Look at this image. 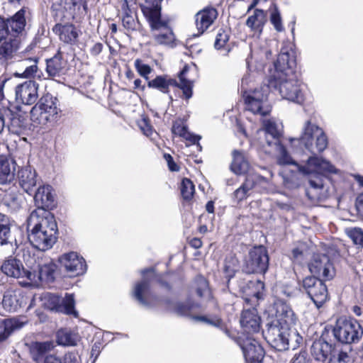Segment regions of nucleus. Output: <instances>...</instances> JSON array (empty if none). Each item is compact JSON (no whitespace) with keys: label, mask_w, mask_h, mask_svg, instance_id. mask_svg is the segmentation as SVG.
Masks as SVG:
<instances>
[{"label":"nucleus","mask_w":363,"mask_h":363,"mask_svg":"<svg viewBox=\"0 0 363 363\" xmlns=\"http://www.w3.org/2000/svg\"><path fill=\"white\" fill-rule=\"evenodd\" d=\"M274 69L269 70L267 83L258 88L247 90L248 77L241 81V93L248 111L255 114L266 116L270 112L267 99L272 89L278 91L281 97L297 104L304 102V84L300 81L294 71L296 60L293 52L281 49Z\"/></svg>","instance_id":"obj_1"},{"label":"nucleus","mask_w":363,"mask_h":363,"mask_svg":"<svg viewBox=\"0 0 363 363\" xmlns=\"http://www.w3.org/2000/svg\"><path fill=\"white\" fill-rule=\"evenodd\" d=\"M272 313L262 331L268 344L277 351L289 350V333L291 326L296 323V316L289 305L278 300L273 306Z\"/></svg>","instance_id":"obj_2"},{"label":"nucleus","mask_w":363,"mask_h":363,"mask_svg":"<svg viewBox=\"0 0 363 363\" xmlns=\"http://www.w3.org/2000/svg\"><path fill=\"white\" fill-rule=\"evenodd\" d=\"M28 239L40 251L52 247L57 239V225L54 215L48 211L34 210L27 219Z\"/></svg>","instance_id":"obj_3"},{"label":"nucleus","mask_w":363,"mask_h":363,"mask_svg":"<svg viewBox=\"0 0 363 363\" xmlns=\"http://www.w3.org/2000/svg\"><path fill=\"white\" fill-rule=\"evenodd\" d=\"M143 13L153 32L154 40L160 45L174 46L175 40L172 29L166 20L162 19L161 6L158 4L145 6Z\"/></svg>","instance_id":"obj_4"},{"label":"nucleus","mask_w":363,"mask_h":363,"mask_svg":"<svg viewBox=\"0 0 363 363\" xmlns=\"http://www.w3.org/2000/svg\"><path fill=\"white\" fill-rule=\"evenodd\" d=\"M290 142L292 145L297 143L301 148L303 147L313 154V156H316L317 153L324 151L328 145V137L323 130L312 123L311 121L305 122L301 136L298 138H291Z\"/></svg>","instance_id":"obj_5"},{"label":"nucleus","mask_w":363,"mask_h":363,"mask_svg":"<svg viewBox=\"0 0 363 363\" xmlns=\"http://www.w3.org/2000/svg\"><path fill=\"white\" fill-rule=\"evenodd\" d=\"M333 333L335 339L343 344L357 343L363 336V328L354 318H340Z\"/></svg>","instance_id":"obj_6"},{"label":"nucleus","mask_w":363,"mask_h":363,"mask_svg":"<svg viewBox=\"0 0 363 363\" xmlns=\"http://www.w3.org/2000/svg\"><path fill=\"white\" fill-rule=\"evenodd\" d=\"M57 99L48 93L43 95L30 110V117L40 124L54 122L58 118L60 108Z\"/></svg>","instance_id":"obj_7"},{"label":"nucleus","mask_w":363,"mask_h":363,"mask_svg":"<svg viewBox=\"0 0 363 363\" xmlns=\"http://www.w3.org/2000/svg\"><path fill=\"white\" fill-rule=\"evenodd\" d=\"M269 255L263 245L255 246L245 256L242 271L246 274H265L269 268Z\"/></svg>","instance_id":"obj_8"},{"label":"nucleus","mask_w":363,"mask_h":363,"mask_svg":"<svg viewBox=\"0 0 363 363\" xmlns=\"http://www.w3.org/2000/svg\"><path fill=\"white\" fill-rule=\"evenodd\" d=\"M45 306L50 311L62 313L66 315L78 316V312L75 310V301L72 294H65L62 298L58 294L48 293L44 296Z\"/></svg>","instance_id":"obj_9"},{"label":"nucleus","mask_w":363,"mask_h":363,"mask_svg":"<svg viewBox=\"0 0 363 363\" xmlns=\"http://www.w3.org/2000/svg\"><path fill=\"white\" fill-rule=\"evenodd\" d=\"M302 286L318 308L328 299V288L323 279L315 276L307 277L303 280Z\"/></svg>","instance_id":"obj_10"},{"label":"nucleus","mask_w":363,"mask_h":363,"mask_svg":"<svg viewBox=\"0 0 363 363\" xmlns=\"http://www.w3.org/2000/svg\"><path fill=\"white\" fill-rule=\"evenodd\" d=\"M25 13L24 9H21L10 18L0 16V43L3 40L9 39L10 36L14 38L24 29L26 26Z\"/></svg>","instance_id":"obj_11"},{"label":"nucleus","mask_w":363,"mask_h":363,"mask_svg":"<svg viewBox=\"0 0 363 363\" xmlns=\"http://www.w3.org/2000/svg\"><path fill=\"white\" fill-rule=\"evenodd\" d=\"M235 342L242 350L247 363H261L262 362L265 352L257 340L251 337H239Z\"/></svg>","instance_id":"obj_12"},{"label":"nucleus","mask_w":363,"mask_h":363,"mask_svg":"<svg viewBox=\"0 0 363 363\" xmlns=\"http://www.w3.org/2000/svg\"><path fill=\"white\" fill-rule=\"evenodd\" d=\"M308 267L313 276L325 281L330 280L335 276L333 264L325 254L315 255Z\"/></svg>","instance_id":"obj_13"},{"label":"nucleus","mask_w":363,"mask_h":363,"mask_svg":"<svg viewBox=\"0 0 363 363\" xmlns=\"http://www.w3.org/2000/svg\"><path fill=\"white\" fill-rule=\"evenodd\" d=\"M59 262L69 277L82 275L87 269L85 259L76 252L63 254L59 257Z\"/></svg>","instance_id":"obj_14"},{"label":"nucleus","mask_w":363,"mask_h":363,"mask_svg":"<svg viewBox=\"0 0 363 363\" xmlns=\"http://www.w3.org/2000/svg\"><path fill=\"white\" fill-rule=\"evenodd\" d=\"M1 270L8 277L26 279L30 281L36 280L35 273L26 269L21 261L15 257H9L5 260L1 267Z\"/></svg>","instance_id":"obj_15"},{"label":"nucleus","mask_w":363,"mask_h":363,"mask_svg":"<svg viewBox=\"0 0 363 363\" xmlns=\"http://www.w3.org/2000/svg\"><path fill=\"white\" fill-rule=\"evenodd\" d=\"M17 177L20 186L29 195H33L36 186L42 182L35 168L30 165L18 169Z\"/></svg>","instance_id":"obj_16"},{"label":"nucleus","mask_w":363,"mask_h":363,"mask_svg":"<svg viewBox=\"0 0 363 363\" xmlns=\"http://www.w3.org/2000/svg\"><path fill=\"white\" fill-rule=\"evenodd\" d=\"M38 84L32 80L26 81L16 86V101L24 105L30 106L34 104L38 98Z\"/></svg>","instance_id":"obj_17"},{"label":"nucleus","mask_w":363,"mask_h":363,"mask_svg":"<svg viewBox=\"0 0 363 363\" xmlns=\"http://www.w3.org/2000/svg\"><path fill=\"white\" fill-rule=\"evenodd\" d=\"M34 201L37 206L35 210L48 211L55 206V198L52 186L50 185L39 186L34 191Z\"/></svg>","instance_id":"obj_18"},{"label":"nucleus","mask_w":363,"mask_h":363,"mask_svg":"<svg viewBox=\"0 0 363 363\" xmlns=\"http://www.w3.org/2000/svg\"><path fill=\"white\" fill-rule=\"evenodd\" d=\"M143 279L136 283L134 289L135 298L143 306L150 307V303L144 298L143 295L146 294L150 288V283L155 276L152 268L144 269L141 271Z\"/></svg>","instance_id":"obj_19"},{"label":"nucleus","mask_w":363,"mask_h":363,"mask_svg":"<svg viewBox=\"0 0 363 363\" xmlns=\"http://www.w3.org/2000/svg\"><path fill=\"white\" fill-rule=\"evenodd\" d=\"M335 345L328 342L324 338L320 337L313 341L311 347V354L313 359L319 362L324 363L330 359L335 352Z\"/></svg>","instance_id":"obj_20"},{"label":"nucleus","mask_w":363,"mask_h":363,"mask_svg":"<svg viewBox=\"0 0 363 363\" xmlns=\"http://www.w3.org/2000/svg\"><path fill=\"white\" fill-rule=\"evenodd\" d=\"M296 170H290L283 176L284 184L288 189H298L304 182V178L309 174V168L306 165H298Z\"/></svg>","instance_id":"obj_21"},{"label":"nucleus","mask_w":363,"mask_h":363,"mask_svg":"<svg viewBox=\"0 0 363 363\" xmlns=\"http://www.w3.org/2000/svg\"><path fill=\"white\" fill-rule=\"evenodd\" d=\"M263 130L264 132L266 143L268 146L279 145L280 138L283 135V126L274 119H267L263 121Z\"/></svg>","instance_id":"obj_22"},{"label":"nucleus","mask_w":363,"mask_h":363,"mask_svg":"<svg viewBox=\"0 0 363 363\" xmlns=\"http://www.w3.org/2000/svg\"><path fill=\"white\" fill-rule=\"evenodd\" d=\"M16 161L4 155L0 156V185L14 184Z\"/></svg>","instance_id":"obj_23"},{"label":"nucleus","mask_w":363,"mask_h":363,"mask_svg":"<svg viewBox=\"0 0 363 363\" xmlns=\"http://www.w3.org/2000/svg\"><path fill=\"white\" fill-rule=\"evenodd\" d=\"M171 86L179 88V82L167 74L157 75L155 78L147 82L148 88L156 89L162 94H167L170 101H172L173 98L169 94Z\"/></svg>","instance_id":"obj_24"},{"label":"nucleus","mask_w":363,"mask_h":363,"mask_svg":"<svg viewBox=\"0 0 363 363\" xmlns=\"http://www.w3.org/2000/svg\"><path fill=\"white\" fill-rule=\"evenodd\" d=\"M55 345L52 340L33 341L28 345L29 352L32 359L39 363L44 360L48 354L51 352Z\"/></svg>","instance_id":"obj_25"},{"label":"nucleus","mask_w":363,"mask_h":363,"mask_svg":"<svg viewBox=\"0 0 363 363\" xmlns=\"http://www.w3.org/2000/svg\"><path fill=\"white\" fill-rule=\"evenodd\" d=\"M163 303L168 309L180 316H189L191 313L201 307V305L191 299L186 301H173L170 298H164Z\"/></svg>","instance_id":"obj_26"},{"label":"nucleus","mask_w":363,"mask_h":363,"mask_svg":"<svg viewBox=\"0 0 363 363\" xmlns=\"http://www.w3.org/2000/svg\"><path fill=\"white\" fill-rule=\"evenodd\" d=\"M260 317L257 311L253 309L242 311L240 318V325L244 331L247 333H256L260 330Z\"/></svg>","instance_id":"obj_27"},{"label":"nucleus","mask_w":363,"mask_h":363,"mask_svg":"<svg viewBox=\"0 0 363 363\" xmlns=\"http://www.w3.org/2000/svg\"><path fill=\"white\" fill-rule=\"evenodd\" d=\"M218 16V11L213 7H206L195 16L196 26L199 35L202 34L214 22Z\"/></svg>","instance_id":"obj_28"},{"label":"nucleus","mask_w":363,"mask_h":363,"mask_svg":"<svg viewBox=\"0 0 363 363\" xmlns=\"http://www.w3.org/2000/svg\"><path fill=\"white\" fill-rule=\"evenodd\" d=\"M25 303L24 296L19 290L7 291L2 300L3 307L9 312L17 311Z\"/></svg>","instance_id":"obj_29"},{"label":"nucleus","mask_w":363,"mask_h":363,"mask_svg":"<svg viewBox=\"0 0 363 363\" xmlns=\"http://www.w3.org/2000/svg\"><path fill=\"white\" fill-rule=\"evenodd\" d=\"M38 59L26 58L18 62V72L13 73V76L18 78L30 79L33 78L36 75L38 70Z\"/></svg>","instance_id":"obj_30"},{"label":"nucleus","mask_w":363,"mask_h":363,"mask_svg":"<svg viewBox=\"0 0 363 363\" xmlns=\"http://www.w3.org/2000/svg\"><path fill=\"white\" fill-rule=\"evenodd\" d=\"M66 66L67 61L63 59L60 52L46 60V72L49 77H55L65 74Z\"/></svg>","instance_id":"obj_31"},{"label":"nucleus","mask_w":363,"mask_h":363,"mask_svg":"<svg viewBox=\"0 0 363 363\" xmlns=\"http://www.w3.org/2000/svg\"><path fill=\"white\" fill-rule=\"evenodd\" d=\"M48 3L50 4L51 11L55 16L65 13L72 6H82L84 9L87 8L85 0H48Z\"/></svg>","instance_id":"obj_32"},{"label":"nucleus","mask_w":363,"mask_h":363,"mask_svg":"<svg viewBox=\"0 0 363 363\" xmlns=\"http://www.w3.org/2000/svg\"><path fill=\"white\" fill-rule=\"evenodd\" d=\"M306 167H313L314 172L325 175L326 174H335L337 169L328 160L318 156H311L306 162Z\"/></svg>","instance_id":"obj_33"},{"label":"nucleus","mask_w":363,"mask_h":363,"mask_svg":"<svg viewBox=\"0 0 363 363\" xmlns=\"http://www.w3.org/2000/svg\"><path fill=\"white\" fill-rule=\"evenodd\" d=\"M10 245L17 248L18 244L16 238L11 230L9 218L0 213V245Z\"/></svg>","instance_id":"obj_34"},{"label":"nucleus","mask_w":363,"mask_h":363,"mask_svg":"<svg viewBox=\"0 0 363 363\" xmlns=\"http://www.w3.org/2000/svg\"><path fill=\"white\" fill-rule=\"evenodd\" d=\"M6 128L11 134L23 135L27 130V119L17 113L9 111V123Z\"/></svg>","instance_id":"obj_35"},{"label":"nucleus","mask_w":363,"mask_h":363,"mask_svg":"<svg viewBox=\"0 0 363 363\" xmlns=\"http://www.w3.org/2000/svg\"><path fill=\"white\" fill-rule=\"evenodd\" d=\"M266 22V13L262 9H256L253 12V14L247 18L246 25L252 31L259 35L262 33L263 28Z\"/></svg>","instance_id":"obj_36"},{"label":"nucleus","mask_w":363,"mask_h":363,"mask_svg":"<svg viewBox=\"0 0 363 363\" xmlns=\"http://www.w3.org/2000/svg\"><path fill=\"white\" fill-rule=\"evenodd\" d=\"M18 40L12 36L0 45V64L4 66L8 65V61L13 57V53L18 49Z\"/></svg>","instance_id":"obj_37"},{"label":"nucleus","mask_w":363,"mask_h":363,"mask_svg":"<svg viewBox=\"0 0 363 363\" xmlns=\"http://www.w3.org/2000/svg\"><path fill=\"white\" fill-rule=\"evenodd\" d=\"M24 323L17 318H0V342L5 341L15 330L23 328Z\"/></svg>","instance_id":"obj_38"},{"label":"nucleus","mask_w":363,"mask_h":363,"mask_svg":"<svg viewBox=\"0 0 363 363\" xmlns=\"http://www.w3.org/2000/svg\"><path fill=\"white\" fill-rule=\"evenodd\" d=\"M233 162L230 164V169L236 174H244L249 170V163L245 159L242 152L234 150L232 153Z\"/></svg>","instance_id":"obj_39"},{"label":"nucleus","mask_w":363,"mask_h":363,"mask_svg":"<svg viewBox=\"0 0 363 363\" xmlns=\"http://www.w3.org/2000/svg\"><path fill=\"white\" fill-rule=\"evenodd\" d=\"M189 70V66L185 65L182 69L179 72L178 77L180 83H179V89L182 90L183 94L186 99H189L192 96V88L193 82L191 80L187 79L185 75Z\"/></svg>","instance_id":"obj_40"},{"label":"nucleus","mask_w":363,"mask_h":363,"mask_svg":"<svg viewBox=\"0 0 363 363\" xmlns=\"http://www.w3.org/2000/svg\"><path fill=\"white\" fill-rule=\"evenodd\" d=\"M55 266L52 264L39 266L38 272H35L36 278L40 281L52 282L55 279Z\"/></svg>","instance_id":"obj_41"},{"label":"nucleus","mask_w":363,"mask_h":363,"mask_svg":"<svg viewBox=\"0 0 363 363\" xmlns=\"http://www.w3.org/2000/svg\"><path fill=\"white\" fill-rule=\"evenodd\" d=\"M78 38V33L73 25H66L62 26L60 33V38L62 41L74 44Z\"/></svg>","instance_id":"obj_42"},{"label":"nucleus","mask_w":363,"mask_h":363,"mask_svg":"<svg viewBox=\"0 0 363 363\" xmlns=\"http://www.w3.org/2000/svg\"><path fill=\"white\" fill-rule=\"evenodd\" d=\"M192 289L195 290L197 296L201 298L210 294L208 282L207 279L201 275L196 277L192 284Z\"/></svg>","instance_id":"obj_43"},{"label":"nucleus","mask_w":363,"mask_h":363,"mask_svg":"<svg viewBox=\"0 0 363 363\" xmlns=\"http://www.w3.org/2000/svg\"><path fill=\"white\" fill-rule=\"evenodd\" d=\"M276 149L279 151V155L277 157V163L279 165H288L292 164L295 167L298 165H301L298 162H296L293 158L291 157L286 147L279 143V145H274Z\"/></svg>","instance_id":"obj_44"},{"label":"nucleus","mask_w":363,"mask_h":363,"mask_svg":"<svg viewBox=\"0 0 363 363\" xmlns=\"http://www.w3.org/2000/svg\"><path fill=\"white\" fill-rule=\"evenodd\" d=\"M345 233L354 245L363 249V229L359 227L347 228Z\"/></svg>","instance_id":"obj_45"},{"label":"nucleus","mask_w":363,"mask_h":363,"mask_svg":"<svg viewBox=\"0 0 363 363\" xmlns=\"http://www.w3.org/2000/svg\"><path fill=\"white\" fill-rule=\"evenodd\" d=\"M56 342L57 345L62 346H74L77 340L74 335L66 330H60L56 334Z\"/></svg>","instance_id":"obj_46"},{"label":"nucleus","mask_w":363,"mask_h":363,"mask_svg":"<svg viewBox=\"0 0 363 363\" xmlns=\"http://www.w3.org/2000/svg\"><path fill=\"white\" fill-rule=\"evenodd\" d=\"M311 187L315 189H321L324 186L325 176L309 169V174L306 177Z\"/></svg>","instance_id":"obj_47"},{"label":"nucleus","mask_w":363,"mask_h":363,"mask_svg":"<svg viewBox=\"0 0 363 363\" xmlns=\"http://www.w3.org/2000/svg\"><path fill=\"white\" fill-rule=\"evenodd\" d=\"M238 260L235 257L231 256L225 259L224 271L228 282L235 276V272L238 271Z\"/></svg>","instance_id":"obj_48"},{"label":"nucleus","mask_w":363,"mask_h":363,"mask_svg":"<svg viewBox=\"0 0 363 363\" xmlns=\"http://www.w3.org/2000/svg\"><path fill=\"white\" fill-rule=\"evenodd\" d=\"M195 192L193 182L187 178H184L181 183V194L184 200L189 201Z\"/></svg>","instance_id":"obj_49"},{"label":"nucleus","mask_w":363,"mask_h":363,"mask_svg":"<svg viewBox=\"0 0 363 363\" xmlns=\"http://www.w3.org/2000/svg\"><path fill=\"white\" fill-rule=\"evenodd\" d=\"M328 363H352L349 352L344 350H337L335 349V352L331 355Z\"/></svg>","instance_id":"obj_50"},{"label":"nucleus","mask_w":363,"mask_h":363,"mask_svg":"<svg viewBox=\"0 0 363 363\" xmlns=\"http://www.w3.org/2000/svg\"><path fill=\"white\" fill-rule=\"evenodd\" d=\"M263 182H265V178L264 177L257 173L249 172L247 173L245 181L242 185L250 191L257 184H259Z\"/></svg>","instance_id":"obj_51"},{"label":"nucleus","mask_w":363,"mask_h":363,"mask_svg":"<svg viewBox=\"0 0 363 363\" xmlns=\"http://www.w3.org/2000/svg\"><path fill=\"white\" fill-rule=\"evenodd\" d=\"M295 292L294 289L288 285H280L277 287L276 293L279 298L274 301V304L278 301L281 300V301L286 303L289 305L286 301H283V298H291L294 296Z\"/></svg>","instance_id":"obj_52"},{"label":"nucleus","mask_w":363,"mask_h":363,"mask_svg":"<svg viewBox=\"0 0 363 363\" xmlns=\"http://www.w3.org/2000/svg\"><path fill=\"white\" fill-rule=\"evenodd\" d=\"M130 12V10L127 7L125 10L124 16L122 18L123 26L128 30H135L137 29L138 22Z\"/></svg>","instance_id":"obj_53"},{"label":"nucleus","mask_w":363,"mask_h":363,"mask_svg":"<svg viewBox=\"0 0 363 363\" xmlns=\"http://www.w3.org/2000/svg\"><path fill=\"white\" fill-rule=\"evenodd\" d=\"M134 65L139 74L148 82V80H150L148 74H150L152 70L151 67L147 64L143 63V60L140 59H136L135 60Z\"/></svg>","instance_id":"obj_54"},{"label":"nucleus","mask_w":363,"mask_h":363,"mask_svg":"<svg viewBox=\"0 0 363 363\" xmlns=\"http://www.w3.org/2000/svg\"><path fill=\"white\" fill-rule=\"evenodd\" d=\"M270 22L274 26L277 31L281 32L284 30L281 14L276 6H274V10L271 12Z\"/></svg>","instance_id":"obj_55"},{"label":"nucleus","mask_w":363,"mask_h":363,"mask_svg":"<svg viewBox=\"0 0 363 363\" xmlns=\"http://www.w3.org/2000/svg\"><path fill=\"white\" fill-rule=\"evenodd\" d=\"M228 40L229 35L228 32L223 29H220L216 37L214 48L216 50L223 48Z\"/></svg>","instance_id":"obj_56"},{"label":"nucleus","mask_w":363,"mask_h":363,"mask_svg":"<svg viewBox=\"0 0 363 363\" xmlns=\"http://www.w3.org/2000/svg\"><path fill=\"white\" fill-rule=\"evenodd\" d=\"M289 349L291 348L292 350H295L296 347H299L301 343L303 341L302 337L297 333L296 330H293L290 329L289 333Z\"/></svg>","instance_id":"obj_57"},{"label":"nucleus","mask_w":363,"mask_h":363,"mask_svg":"<svg viewBox=\"0 0 363 363\" xmlns=\"http://www.w3.org/2000/svg\"><path fill=\"white\" fill-rule=\"evenodd\" d=\"M138 125L140 130L143 131L144 135L146 136L152 135L153 133V128L150 123V121L147 118H143L138 122Z\"/></svg>","instance_id":"obj_58"},{"label":"nucleus","mask_w":363,"mask_h":363,"mask_svg":"<svg viewBox=\"0 0 363 363\" xmlns=\"http://www.w3.org/2000/svg\"><path fill=\"white\" fill-rule=\"evenodd\" d=\"M172 131L174 135H177L182 138H184L187 133L189 132L187 130V127L183 125L180 122L174 123L172 128Z\"/></svg>","instance_id":"obj_59"},{"label":"nucleus","mask_w":363,"mask_h":363,"mask_svg":"<svg viewBox=\"0 0 363 363\" xmlns=\"http://www.w3.org/2000/svg\"><path fill=\"white\" fill-rule=\"evenodd\" d=\"M223 331L228 337H232L229 330L226 328L225 323L218 317L212 318L211 325Z\"/></svg>","instance_id":"obj_60"},{"label":"nucleus","mask_w":363,"mask_h":363,"mask_svg":"<svg viewBox=\"0 0 363 363\" xmlns=\"http://www.w3.org/2000/svg\"><path fill=\"white\" fill-rule=\"evenodd\" d=\"M249 191L242 184L233 193V198L238 201H242L248 196Z\"/></svg>","instance_id":"obj_61"},{"label":"nucleus","mask_w":363,"mask_h":363,"mask_svg":"<svg viewBox=\"0 0 363 363\" xmlns=\"http://www.w3.org/2000/svg\"><path fill=\"white\" fill-rule=\"evenodd\" d=\"M61 361L62 363H79V357L76 352H69L64 355Z\"/></svg>","instance_id":"obj_62"},{"label":"nucleus","mask_w":363,"mask_h":363,"mask_svg":"<svg viewBox=\"0 0 363 363\" xmlns=\"http://www.w3.org/2000/svg\"><path fill=\"white\" fill-rule=\"evenodd\" d=\"M184 138H185L186 140L190 141L192 144L196 145V148L199 151L201 150L202 147L199 143V140L201 138L200 135H194L188 132Z\"/></svg>","instance_id":"obj_63"},{"label":"nucleus","mask_w":363,"mask_h":363,"mask_svg":"<svg viewBox=\"0 0 363 363\" xmlns=\"http://www.w3.org/2000/svg\"><path fill=\"white\" fill-rule=\"evenodd\" d=\"M291 363H308L307 353L303 351L296 354L292 358Z\"/></svg>","instance_id":"obj_64"}]
</instances>
